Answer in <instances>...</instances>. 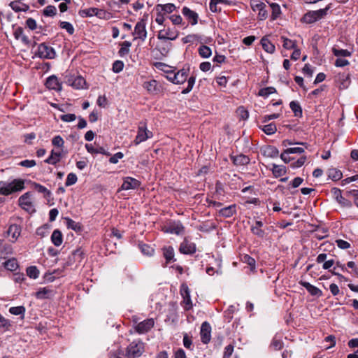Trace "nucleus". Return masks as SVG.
I'll use <instances>...</instances> for the list:
<instances>
[{
  "label": "nucleus",
  "mask_w": 358,
  "mask_h": 358,
  "mask_svg": "<svg viewBox=\"0 0 358 358\" xmlns=\"http://www.w3.org/2000/svg\"><path fill=\"white\" fill-rule=\"evenodd\" d=\"M24 182L22 179H15L12 182L0 181V194L9 195L24 188Z\"/></svg>",
  "instance_id": "obj_1"
},
{
  "label": "nucleus",
  "mask_w": 358,
  "mask_h": 358,
  "mask_svg": "<svg viewBox=\"0 0 358 358\" xmlns=\"http://www.w3.org/2000/svg\"><path fill=\"white\" fill-rule=\"evenodd\" d=\"M330 8H331V4H329L323 9L309 11L303 15V17L302 18V21L303 22H306L308 24L313 23L315 22H316L317 20L324 17L327 14V11Z\"/></svg>",
  "instance_id": "obj_2"
},
{
  "label": "nucleus",
  "mask_w": 358,
  "mask_h": 358,
  "mask_svg": "<svg viewBox=\"0 0 358 358\" xmlns=\"http://www.w3.org/2000/svg\"><path fill=\"white\" fill-rule=\"evenodd\" d=\"M144 350L143 343L141 341H134L131 342L127 348L126 357L128 358H135L140 357Z\"/></svg>",
  "instance_id": "obj_3"
},
{
  "label": "nucleus",
  "mask_w": 358,
  "mask_h": 358,
  "mask_svg": "<svg viewBox=\"0 0 358 358\" xmlns=\"http://www.w3.org/2000/svg\"><path fill=\"white\" fill-rule=\"evenodd\" d=\"M55 51L47 44L43 43L38 45L36 55L42 59H53L55 57Z\"/></svg>",
  "instance_id": "obj_4"
},
{
  "label": "nucleus",
  "mask_w": 358,
  "mask_h": 358,
  "mask_svg": "<svg viewBox=\"0 0 358 358\" xmlns=\"http://www.w3.org/2000/svg\"><path fill=\"white\" fill-rule=\"evenodd\" d=\"M19 205L29 213L35 212L32 203V194L29 192L24 193L19 198Z\"/></svg>",
  "instance_id": "obj_5"
},
{
  "label": "nucleus",
  "mask_w": 358,
  "mask_h": 358,
  "mask_svg": "<svg viewBox=\"0 0 358 358\" xmlns=\"http://www.w3.org/2000/svg\"><path fill=\"white\" fill-rule=\"evenodd\" d=\"M66 82L68 85L77 90L83 89L86 85L85 80L82 76L71 74L66 76Z\"/></svg>",
  "instance_id": "obj_6"
},
{
  "label": "nucleus",
  "mask_w": 358,
  "mask_h": 358,
  "mask_svg": "<svg viewBox=\"0 0 358 358\" xmlns=\"http://www.w3.org/2000/svg\"><path fill=\"white\" fill-rule=\"evenodd\" d=\"M152 137V132L147 129L145 124L140 125L138 127V133L134 139L135 145H138L147 139Z\"/></svg>",
  "instance_id": "obj_7"
},
{
  "label": "nucleus",
  "mask_w": 358,
  "mask_h": 358,
  "mask_svg": "<svg viewBox=\"0 0 358 358\" xmlns=\"http://www.w3.org/2000/svg\"><path fill=\"white\" fill-rule=\"evenodd\" d=\"M252 8L255 12H258V18L260 20H265L268 16L266 4L262 1H256L252 3Z\"/></svg>",
  "instance_id": "obj_8"
},
{
  "label": "nucleus",
  "mask_w": 358,
  "mask_h": 358,
  "mask_svg": "<svg viewBox=\"0 0 358 358\" xmlns=\"http://www.w3.org/2000/svg\"><path fill=\"white\" fill-rule=\"evenodd\" d=\"M134 34L136 35L134 39L139 38L143 41L145 40L147 37V31L145 29V22L143 20H141L136 23Z\"/></svg>",
  "instance_id": "obj_9"
},
{
  "label": "nucleus",
  "mask_w": 358,
  "mask_h": 358,
  "mask_svg": "<svg viewBox=\"0 0 358 358\" xmlns=\"http://www.w3.org/2000/svg\"><path fill=\"white\" fill-rule=\"evenodd\" d=\"M155 324V321L152 318L146 319L143 322L138 323L135 327L136 331L139 334H145L150 331Z\"/></svg>",
  "instance_id": "obj_10"
},
{
  "label": "nucleus",
  "mask_w": 358,
  "mask_h": 358,
  "mask_svg": "<svg viewBox=\"0 0 358 358\" xmlns=\"http://www.w3.org/2000/svg\"><path fill=\"white\" fill-rule=\"evenodd\" d=\"M143 87L149 94H157L162 91V86L155 80L144 82Z\"/></svg>",
  "instance_id": "obj_11"
},
{
  "label": "nucleus",
  "mask_w": 358,
  "mask_h": 358,
  "mask_svg": "<svg viewBox=\"0 0 358 358\" xmlns=\"http://www.w3.org/2000/svg\"><path fill=\"white\" fill-rule=\"evenodd\" d=\"M179 251L185 255L194 254L196 252V245L187 238H185L180 243Z\"/></svg>",
  "instance_id": "obj_12"
},
{
  "label": "nucleus",
  "mask_w": 358,
  "mask_h": 358,
  "mask_svg": "<svg viewBox=\"0 0 358 358\" xmlns=\"http://www.w3.org/2000/svg\"><path fill=\"white\" fill-rule=\"evenodd\" d=\"M180 294L183 298L185 310H189L192 307V303L190 297L189 289L187 285L182 284L180 288Z\"/></svg>",
  "instance_id": "obj_13"
},
{
  "label": "nucleus",
  "mask_w": 358,
  "mask_h": 358,
  "mask_svg": "<svg viewBox=\"0 0 358 358\" xmlns=\"http://www.w3.org/2000/svg\"><path fill=\"white\" fill-rule=\"evenodd\" d=\"M210 333H211V327H210V324L207 322H203L201 324V327L200 335H201V341L203 343L206 344L210 341V338H211Z\"/></svg>",
  "instance_id": "obj_14"
},
{
  "label": "nucleus",
  "mask_w": 358,
  "mask_h": 358,
  "mask_svg": "<svg viewBox=\"0 0 358 358\" xmlns=\"http://www.w3.org/2000/svg\"><path fill=\"white\" fill-rule=\"evenodd\" d=\"M141 182L131 177H126L124 178V182L120 187L122 190L135 189L138 188Z\"/></svg>",
  "instance_id": "obj_15"
},
{
  "label": "nucleus",
  "mask_w": 358,
  "mask_h": 358,
  "mask_svg": "<svg viewBox=\"0 0 358 358\" xmlns=\"http://www.w3.org/2000/svg\"><path fill=\"white\" fill-rule=\"evenodd\" d=\"M158 38L160 40H175L178 37V33L176 31L171 29L166 30H160L159 31Z\"/></svg>",
  "instance_id": "obj_16"
},
{
  "label": "nucleus",
  "mask_w": 358,
  "mask_h": 358,
  "mask_svg": "<svg viewBox=\"0 0 358 358\" xmlns=\"http://www.w3.org/2000/svg\"><path fill=\"white\" fill-rule=\"evenodd\" d=\"M182 13L187 19L189 20L192 25H195L197 24L199 16L196 12L185 6L182 8Z\"/></svg>",
  "instance_id": "obj_17"
},
{
  "label": "nucleus",
  "mask_w": 358,
  "mask_h": 358,
  "mask_svg": "<svg viewBox=\"0 0 358 358\" xmlns=\"http://www.w3.org/2000/svg\"><path fill=\"white\" fill-rule=\"evenodd\" d=\"M262 154L266 157L275 158L278 156V150L272 145H265L261 148Z\"/></svg>",
  "instance_id": "obj_18"
},
{
  "label": "nucleus",
  "mask_w": 358,
  "mask_h": 358,
  "mask_svg": "<svg viewBox=\"0 0 358 358\" xmlns=\"http://www.w3.org/2000/svg\"><path fill=\"white\" fill-rule=\"evenodd\" d=\"M48 88L59 91L62 89L61 84L59 83L58 78L55 76L48 77L45 82Z\"/></svg>",
  "instance_id": "obj_19"
},
{
  "label": "nucleus",
  "mask_w": 358,
  "mask_h": 358,
  "mask_svg": "<svg viewBox=\"0 0 358 358\" xmlns=\"http://www.w3.org/2000/svg\"><path fill=\"white\" fill-rule=\"evenodd\" d=\"M188 76V70L185 69H182L178 71L177 73H175L174 75V84L180 85L182 84L187 78Z\"/></svg>",
  "instance_id": "obj_20"
},
{
  "label": "nucleus",
  "mask_w": 358,
  "mask_h": 358,
  "mask_svg": "<svg viewBox=\"0 0 358 358\" xmlns=\"http://www.w3.org/2000/svg\"><path fill=\"white\" fill-rule=\"evenodd\" d=\"M231 159L236 166H244L250 163V158L242 154L237 156H231Z\"/></svg>",
  "instance_id": "obj_21"
},
{
  "label": "nucleus",
  "mask_w": 358,
  "mask_h": 358,
  "mask_svg": "<svg viewBox=\"0 0 358 358\" xmlns=\"http://www.w3.org/2000/svg\"><path fill=\"white\" fill-rule=\"evenodd\" d=\"M21 233V228L19 225L16 224H11L8 231L7 234L8 236H11L13 238V242H15L17 238L20 236Z\"/></svg>",
  "instance_id": "obj_22"
},
{
  "label": "nucleus",
  "mask_w": 358,
  "mask_h": 358,
  "mask_svg": "<svg viewBox=\"0 0 358 358\" xmlns=\"http://www.w3.org/2000/svg\"><path fill=\"white\" fill-rule=\"evenodd\" d=\"M236 213V206L235 204L221 208L219 210L220 215L224 217H230Z\"/></svg>",
  "instance_id": "obj_23"
},
{
  "label": "nucleus",
  "mask_w": 358,
  "mask_h": 358,
  "mask_svg": "<svg viewBox=\"0 0 358 358\" xmlns=\"http://www.w3.org/2000/svg\"><path fill=\"white\" fill-rule=\"evenodd\" d=\"M301 285L313 296H321L322 291L308 282H301Z\"/></svg>",
  "instance_id": "obj_24"
},
{
  "label": "nucleus",
  "mask_w": 358,
  "mask_h": 358,
  "mask_svg": "<svg viewBox=\"0 0 358 358\" xmlns=\"http://www.w3.org/2000/svg\"><path fill=\"white\" fill-rule=\"evenodd\" d=\"M176 9V6L173 3L158 4L156 6V10H159L164 15L171 13Z\"/></svg>",
  "instance_id": "obj_25"
},
{
  "label": "nucleus",
  "mask_w": 358,
  "mask_h": 358,
  "mask_svg": "<svg viewBox=\"0 0 358 358\" xmlns=\"http://www.w3.org/2000/svg\"><path fill=\"white\" fill-rule=\"evenodd\" d=\"M51 241L57 247L62 245L63 242V236L59 229H55L53 231L51 236Z\"/></svg>",
  "instance_id": "obj_26"
},
{
  "label": "nucleus",
  "mask_w": 358,
  "mask_h": 358,
  "mask_svg": "<svg viewBox=\"0 0 358 358\" xmlns=\"http://www.w3.org/2000/svg\"><path fill=\"white\" fill-rule=\"evenodd\" d=\"M184 227L180 222H174L171 224L168 229V231L171 234L177 235L181 234L184 232Z\"/></svg>",
  "instance_id": "obj_27"
},
{
  "label": "nucleus",
  "mask_w": 358,
  "mask_h": 358,
  "mask_svg": "<svg viewBox=\"0 0 358 358\" xmlns=\"http://www.w3.org/2000/svg\"><path fill=\"white\" fill-rule=\"evenodd\" d=\"M163 255L166 259V264L169 263L171 261H176L174 258V250L171 246L163 248Z\"/></svg>",
  "instance_id": "obj_28"
},
{
  "label": "nucleus",
  "mask_w": 358,
  "mask_h": 358,
  "mask_svg": "<svg viewBox=\"0 0 358 358\" xmlns=\"http://www.w3.org/2000/svg\"><path fill=\"white\" fill-rule=\"evenodd\" d=\"M261 44L266 52L268 53H273L275 52V45L266 37L262 38Z\"/></svg>",
  "instance_id": "obj_29"
},
{
  "label": "nucleus",
  "mask_w": 358,
  "mask_h": 358,
  "mask_svg": "<svg viewBox=\"0 0 358 358\" xmlns=\"http://www.w3.org/2000/svg\"><path fill=\"white\" fill-rule=\"evenodd\" d=\"M272 173L275 178L280 177L287 173V169L285 166L273 164Z\"/></svg>",
  "instance_id": "obj_30"
},
{
  "label": "nucleus",
  "mask_w": 358,
  "mask_h": 358,
  "mask_svg": "<svg viewBox=\"0 0 358 358\" xmlns=\"http://www.w3.org/2000/svg\"><path fill=\"white\" fill-rule=\"evenodd\" d=\"M85 148H86L87 152L90 153H92V154L101 153V154H103V155H105L107 156L110 155V153L106 151L105 149L102 147H99V148H96L91 144H86Z\"/></svg>",
  "instance_id": "obj_31"
},
{
  "label": "nucleus",
  "mask_w": 358,
  "mask_h": 358,
  "mask_svg": "<svg viewBox=\"0 0 358 358\" xmlns=\"http://www.w3.org/2000/svg\"><path fill=\"white\" fill-rule=\"evenodd\" d=\"M60 152H55L54 150H52L50 156L45 160V162L55 165L60 160Z\"/></svg>",
  "instance_id": "obj_32"
},
{
  "label": "nucleus",
  "mask_w": 358,
  "mask_h": 358,
  "mask_svg": "<svg viewBox=\"0 0 358 358\" xmlns=\"http://www.w3.org/2000/svg\"><path fill=\"white\" fill-rule=\"evenodd\" d=\"M52 290L47 288L43 287L40 289L37 292H36L35 296L37 299H43L48 298L50 295L52 294Z\"/></svg>",
  "instance_id": "obj_33"
},
{
  "label": "nucleus",
  "mask_w": 358,
  "mask_h": 358,
  "mask_svg": "<svg viewBox=\"0 0 358 358\" xmlns=\"http://www.w3.org/2000/svg\"><path fill=\"white\" fill-rule=\"evenodd\" d=\"M328 176L334 181L340 180L342 176V172L335 168L329 169L328 170Z\"/></svg>",
  "instance_id": "obj_34"
},
{
  "label": "nucleus",
  "mask_w": 358,
  "mask_h": 358,
  "mask_svg": "<svg viewBox=\"0 0 358 358\" xmlns=\"http://www.w3.org/2000/svg\"><path fill=\"white\" fill-rule=\"evenodd\" d=\"M290 108L294 113V116L296 117H301L302 116V109L300 104L295 101H292L289 103Z\"/></svg>",
  "instance_id": "obj_35"
},
{
  "label": "nucleus",
  "mask_w": 358,
  "mask_h": 358,
  "mask_svg": "<svg viewBox=\"0 0 358 358\" xmlns=\"http://www.w3.org/2000/svg\"><path fill=\"white\" fill-rule=\"evenodd\" d=\"M95 16H96L97 17H99L100 19H103V20H110L113 17V15L110 13H109L105 10L99 9L96 8Z\"/></svg>",
  "instance_id": "obj_36"
},
{
  "label": "nucleus",
  "mask_w": 358,
  "mask_h": 358,
  "mask_svg": "<svg viewBox=\"0 0 358 358\" xmlns=\"http://www.w3.org/2000/svg\"><path fill=\"white\" fill-rule=\"evenodd\" d=\"M131 45V43L129 41H124L121 43V48L118 52L120 57H124L129 52V48Z\"/></svg>",
  "instance_id": "obj_37"
},
{
  "label": "nucleus",
  "mask_w": 358,
  "mask_h": 358,
  "mask_svg": "<svg viewBox=\"0 0 358 358\" xmlns=\"http://www.w3.org/2000/svg\"><path fill=\"white\" fill-rule=\"evenodd\" d=\"M109 358H124L126 357V354L124 353L123 350L120 348L115 350H111L108 354Z\"/></svg>",
  "instance_id": "obj_38"
},
{
  "label": "nucleus",
  "mask_w": 358,
  "mask_h": 358,
  "mask_svg": "<svg viewBox=\"0 0 358 358\" xmlns=\"http://www.w3.org/2000/svg\"><path fill=\"white\" fill-rule=\"evenodd\" d=\"M4 266L9 271H15L18 267L17 262L15 258L10 259L4 263Z\"/></svg>",
  "instance_id": "obj_39"
},
{
  "label": "nucleus",
  "mask_w": 358,
  "mask_h": 358,
  "mask_svg": "<svg viewBox=\"0 0 358 358\" xmlns=\"http://www.w3.org/2000/svg\"><path fill=\"white\" fill-rule=\"evenodd\" d=\"M27 274L29 278L36 279L38 277L39 271L36 266H31L27 268Z\"/></svg>",
  "instance_id": "obj_40"
},
{
  "label": "nucleus",
  "mask_w": 358,
  "mask_h": 358,
  "mask_svg": "<svg viewBox=\"0 0 358 358\" xmlns=\"http://www.w3.org/2000/svg\"><path fill=\"white\" fill-rule=\"evenodd\" d=\"M10 326V322L0 314V329L3 331H8Z\"/></svg>",
  "instance_id": "obj_41"
},
{
  "label": "nucleus",
  "mask_w": 358,
  "mask_h": 358,
  "mask_svg": "<svg viewBox=\"0 0 358 358\" xmlns=\"http://www.w3.org/2000/svg\"><path fill=\"white\" fill-rule=\"evenodd\" d=\"M270 6L272 10L271 18L272 20H275L281 13L280 6L278 3H272L270 4Z\"/></svg>",
  "instance_id": "obj_42"
},
{
  "label": "nucleus",
  "mask_w": 358,
  "mask_h": 358,
  "mask_svg": "<svg viewBox=\"0 0 358 358\" xmlns=\"http://www.w3.org/2000/svg\"><path fill=\"white\" fill-rule=\"evenodd\" d=\"M199 53L203 58H208L211 55V50L206 45H201L199 48Z\"/></svg>",
  "instance_id": "obj_43"
},
{
  "label": "nucleus",
  "mask_w": 358,
  "mask_h": 358,
  "mask_svg": "<svg viewBox=\"0 0 358 358\" xmlns=\"http://www.w3.org/2000/svg\"><path fill=\"white\" fill-rule=\"evenodd\" d=\"M281 39L282 40V42H283V47L286 49H295L296 45V42L294 41H292L286 37H284V36H282L281 37Z\"/></svg>",
  "instance_id": "obj_44"
},
{
  "label": "nucleus",
  "mask_w": 358,
  "mask_h": 358,
  "mask_svg": "<svg viewBox=\"0 0 358 358\" xmlns=\"http://www.w3.org/2000/svg\"><path fill=\"white\" fill-rule=\"evenodd\" d=\"M95 13L96 8H90L79 11V15L83 17L95 16Z\"/></svg>",
  "instance_id": "obj_45"
},
{
  "label": "nucleus",
  "mask_w": 358,
  "mask_h": 358,
  "mask_svg": "<svg viewBox=\"0 0 358 358\" xmlns=\"http://www.w3.org/2000/svg\"><path fill=\"white\" fill-rule=\"evenodd\" d=\"M33 186H34V189L36 191H38L39 193L44 194L45 196H50V194H51L50 192L45 187H44L38 183H36V182H34Z\"/></svg>",
  "instance_id": "obj_46"
},
{
  "label": "nucleus",
  "mask_w": 358,
  "mask_h": 358,
  "mask_svg": "<svg viewBox=\"0 0 358 358\" xmlns=\"http://www.w3.org/2000/svg\"><path fill=\"white\" fill-rule=\"evenodd\" d=\"M66 220L68 228L71 229L76 231H79L80 230L81 227L79 223L76 222L74 220L70 218H66Z\"/></svg>",
  "instance_id": "obj_47"
},
{
  "label": "nucleus",
  "mask_w": 358,
  "mask_h": 358,
  "mask_svg": "<svg viewBox=\"0 0 358 358\" xmlns=\"http://www.w3.org/2000/svg\"><path fill=\"white\" fill-rule=\"evenodd\" d=\"M9 312L14 315H23L25 313V308L22 306L11 307L9 309Z\"/></svg>",
  "instance_id": "obj_48"
},
{
  "label": "nucleus",
  "mask_w": 358,
  "mask_h": 358,
  "mask_svg": "<svg viewBox=\"0 0 358 358\" xmlns=\"http://www.w3.org/2000/svg\"><path fill=\"white\" fill-rule=\"evenodd\" d=\"M262 130L267 135L273 134L276 131L277 128L275 124L271 123L266 125H264L262 128Z\"/></svg>",
  "instance_id": "obj_49"
},
{
  "label": "nucleus",
  "mask_w": 358,
  "mask_h": 358,
  "mask_svg": "<svg viewBox=\"0 0 358 358\" xmlns=\"http://www.w3.org/2000/svg\"><path fill=\"white\" fill-rule=\"evenodd\" d=\"M332 51L334 55L338 57H345L351 55L350 52L348 51V50L333 48Z\"/></svg>",
  "instance_id": "obj_50"
},
{
  "label": "nucleus",
  "mask_w": 358,
  "mask_h": 358,
  "mask_svg": "<svg viewBox=\"0 0 358 358\" xmlns=\"http://www.w3.org/2000/svg\"><path fill=\"white\" fill-rule=\"evenodd\" d=\"M139 248L142 253L148 256L152 255L155 251L152 247L146 244H140Z\"/></svg>",
  "instance_id": "obj_51"
},
{
  "label": "nucleus",
  "mask_w": 358,
  "mask_h": 358,
  "mask_svg": "<svg viewBox=\"0 0 358 358\" xmlns=\"http://www.w3.org/2000/svg\"><path fill=\"white\" fill-rule=\"evenodd\" d=\"M275 92V89L273 87H268L261 89L259 91V95L264 97H267L268 95Z\"/></svg>",
  "instance_id": "obj_52"
},
{
  "label": "nucleus",
  "mask_w": 358,
  "mask_h": 358,
  "mask_svg": "<svg viewBox=\"0 0 358 358\" xmlns=\"http://www.w3.org/2000/svg\"><path fill=\"white\" fill-rule=\"evenodd\" d=\"M77 180H78L77 176L73 173H70L67 176L65 185H66V186L73 185L77 182Z\"/></svg>",
  "instance_id": "obj_53"
},
{
  "label": "nucleus",
  "mask_w": 358,
  "mask_h": 358,
  "mask_svg": "<svg viewBox=\"0 0 358 358\" xmlns=\"http://www.w3.org/2000/svg\"><path fill=\"white\" fill-rule=\"evenodd\" d=\"M59 26L62 29H66L69 34L74 33V28L73 25L68 22H60Z\"/></svg>",
  "instance_id": "obj_54"
},
{
  "label": "nucleus",
  "mask_w": 358,
  "mask_h": 358,
  "mask_svg": "<svg viewBox=\"0 0 358 358\" xmlns=\"http://www.w3.org/2000/svg\"><path fill=\"white\" fill-rule=\"evenodd\" d=\"M194 83H195V78L194 76H191L190 78H189V79L187 80V84H188L187 87L182 91V94L189 93L192 90Z\"/></svg>",
  "instance_id": "obj_55"
},
{
  "label": "nucleus",
  "mask_w": 358,
  "mask_h": 358,
  "mask_svg": "<svg viewBox=\"0 0 358 358\" xmlns=\"http://www.w3.org/2000/svg\"><path fill=\"white\" fill-rule=\"evenodd\" d=\"M57 9L55 6H48L44 10H43V14L45 16H54L56 15Z\"/></svg>",
  "instance_id": "obj_56"
},
{
  "label": "nucleus",
  "mask_w": 358,
  "mask_h": 358,
  "mask_svg": "<svg viewBox=\"0 0 358 358\" xmlns=\"http://www.w3.org/2000/svg\"><path fill=\"white\" fill-rule=\"evenodd\" d=\"M306 161V157L302 156L291 164L292 168L296 169L302 166Z\"/></svg>",
  "instance_id": "obj_57"
},
{
  "label": "nucleus",
  "mask_w": 358,
  "mask_h": 358,
  "mask_svg": "<svg viewBox=\"0 0 358 358\" xmlns=\"http://www.w3.org/2000/svg\"><path fill=\"white\" fill-rule=\"evenodd\" d=\"M52 143L54 146L62 148L64 145V141L60 136H56L52 138Z\"/></svg>",
  "instance_id": "obj_58"
},
{
  "label": "nucleus",
  "mask_w": 358,
  "mask_h": 358,
  "mask_svg": "<svg viewBox=\"0 0 358 358\" xmlns=\"http://www.w3.org/2000/svg\"><path fill=\"white\" fill-rule=\"evenodd\" d=\"M124 63L122 61H115L113 64V71L115 73H119L122 71Z\"/></svg>",
  "instance_id": "obj_59"
},
{
  "label": "nucleus",
  "mask_w": 358,
  "mask_h": 358,
  "mask_svg": "<svg viewBox=\"0 0 358 358\" xmlns=\"http://www.w3.org/2000/svg\"><path fill=\"white\" fill-rule=\"evenodd\" d=\"M60 119L66 122H70L76 120V116L75 114H65L60 116Z\"/></svg>",
  "instance_id": "obj_60"
},
{
  "label": "nucleus",
  "mask_w": 358,
  "mask_h": 358,
  "mask_svg": "<svg viewBox=\"0 0 358 358\" xmlns=\"http://www.w3.org/2000/svg\"><path fill=\"white\" fill-rule=\"evenodd\" d=\"M337 246L341 249H348L350 247V244L344 240L337 239L336 240Z\"/></svg>",
  "instance_id": "obj_61"
},
{
  "label": "nucleus",
  "mask_w": 358,
  "mask_h": 358,
  "mask_svg": "<svg viewBox=\"0 0 358 358\" xmlns=\"http://www.w3.org/2000/svg\"><path fill=\"white\" fill-rule=\"evenodd\" d=\"M123 157L124 155L121 152H118L110 158L109 162L111 164H117L119 159L123 158Z\"/></svg>",
  "instance_id": "obj_62"
},
{
  "label": "nucleus",
  "mask_w": 358,
  "mask_h": 358,
  "mask_svg": "<svg viewBox=\"0 0 358 358\" xmlns=\"http://www.w3.org/2000/svg\"><path fill=\"white\" fill-rule=\"evenodd\" d=\"M251 230L254 234L257 235L259 238H263L265 235L264 231L260 227L252 226Z\"/></svg>",
  "instance_id": "obj_63"
},
{
  "label": "nucleus",
  "mask_w": 358,
  "mask_h": 358,
  "mask_svg": "<svg viewBox=\"0 0 358 358\" xmlns=\"http://www.w3.org/2000/svg\"><path fill=\"white\" fill-rule=\"evenodd\" d=\"M234 351V347L231 345H228L224 348L223 358H229Z\"/></svg>",
  "instance_id": "obj_64"
}]
</instances>
